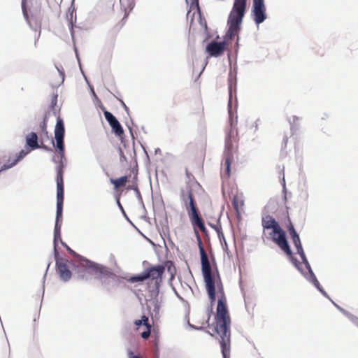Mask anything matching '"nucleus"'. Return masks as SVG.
<instances>
[{"label":"nucleus","mask_w":358,"mask_h":358,"mask_svg":"<svg viewBox=\"0 0 358 358\" xmlns=\"http://www.w3.org/2000/svg\"><path fill=\"white\" fill-rule=\"evenodd\" d=\"M201 274L210 302V313H213L216 301V289H217L218 300L215 315V325L213 330L220 336V338L231 337V318L219 271L217 266L212 269L210 264H203L201 265Z\"/></svg>","instance_id":"nucleus-1"},{"label":"nucleus","mask_w":358,"mask_h":358,"mask_svg":"<svg viewBox=\"0 0 358 358\" xmlns=\"http://www.w3.org/2000/svg\"><path fill=\"white\" fill-rule=\"evenodd\" d=\"M62 213L63 207H56V217L54 227V237H53V254L55 258V254L59 255L58 244L59 242L66 250V251L73 257H78L80 259V265L84 268L92 270L95 274H101L103 275H108L115 277L111 271H109L106 266L91 261L85 257L79 255L76 252L72 250L65 242H64L61 237V228L62 224Z\"/></svg>","instance_id":"nucleus-2"},{"label":"nucleus","mask_w":358,"mask_h":358,"mask_svg":"<svg viewBox=\"0 0 358 358\" xmlns=\"http://www.w3.org/2000/svg\"><path fill=\"white\" fill-rule=\"evenodd\" d=\"M237 71L236 69H230L228 76V91H229V103H228V110L229 115L230 117V126L231 129L227 133L225 138L224 150L223 152V159L224 160L225 166V174L227 177L231 175V164L234 159V145L231 141L234 136L233 127H235L237 124V116L235 120L231 118L232 115V96L233 93H236V85H237Z\"/></svg>","instance_id":"nucleus-3"},{"label":"nucleus","mask_w":358,"mask_h":358,"mask_svg":"<svg viewBox=\"0 0 358 358\" xmlns=\"http://www.w3.org/2000/svg\"><path fill=\"white\" fill-rule=\"evenodd\" d=\"M247 8V0H234L227 19V31L225 37L232 39L241 31Z\"/></svg>","instance_id":"nucleus-4"},{"label":"nucleus","mask_w":358,"mask_h":358,"mask_svg":"<svg viewBox=\"0 0 358 358\" xmlns=\"http://www.w3.org/2000/svg\"><path fill=\"white\" fill-rule=\"evenodd\" d=\"M262 224L264 230H271V231L268 233L267 238L271 239L278 246H287V238L286 233L275 218L268 215L262 217Z\"/></svg>","instance_id":"nucleus-5"},{"label":"nucleus","mask_w":358,"mask_h":358,"mask_svg":"<svg viewBox=\"0 0 358 358\" xmlns=\"http://www.w3.org/2000/svg\"><path fill=\"white\" fill-rule=\"evenodd\" d=\"M188 216L190 222L193 227L194 235L196 238L197 245L200 255L201 265L210 264L198 231V228L200 229L204 224L203 220L201 218L199 210L195 211L194 209H192L191 210V214Z\"/></svg>","instance_id":"nucleus-6"},{"label":"nucleus","mask_w":358,"mask_h":358,"mask_svg":"<svg viewBox=\"0 0 358 358\" xmlns=\"http://www.w3.org/2000/svg\"><path fill=\"white\" fill-rule=\"evenodd\" d=\"M59 159L56 166V183H57V205L56 207H63L64 203V172L66 165L65 154L64 158L59 155Z\"/></svg>","instance_id":"nucleus-7"},{"label":"nucleus","mask_w":358,"mask_h":358,"mask_svg":"<svg viewBox=\"0 0 358 358\" xmlns=\"http://www.w3.org/2000/svg\"><path fill=\"white\" fill-rule=\"evenodd\" d=\"M165 269L166 267L163 264L150 266L145 269V272H148L146 275L147 279L155 281L153 285L148 283L149 292L160 291Z\"/></svg>","instance_id":"nucleus-8"},{"label":"nucleus","mask_w":358,"mask_h":358,"mask_svg":"<svg viewBox=\"0 0 358 358\" xmlns=\"http://www.w3.org/2000/svg\"><path fill=\"white\" fill-rule=\"evenodd\" d=\"M251 16L257 26L266 20V8L264 0H252Z\"/></svg>","instance_id":"nucleus-9"},{"label":"nucleus","mask_w":358,"mask_h":358,"mask_svg":"<svg viewBox=\"0 0 358 358\" xmlns=\"http://www.w3.org/2000/svg\"><path fill=\"white\" fill-rule=\"evenodd\" d=\"M160 291H151L149 292V304L148 308L150 310L151 318L152 320V324L155 321L158 320L160 317L159 311L162 306V299L159 297Z\"/></svg>","instance_id":"nucleus-10"},{"label":"nucleus","mask_w":358,"mask_h":358,"mask_svg":"<svg viewBox=\"0 0 358 358\" xmlns=\"http://www.w3.org/2000/svg\"><path fill=\"white\" fill-rule=\"evenodd\" d=\"M55 268L57 273L59 274V278L62 281L66 282L71 280L72 277V272L69 269L67 263L69 261L60 257V255L55 254Z\"/></svg>","instance_id":"nucleus-11"},{"label":"nucleus","mask_w":358,"mask_h":358,"mask_svg":"<svg viewBox=\"0 0 358 358\" xmlns=\"http://www.w3.org/2000/svg\"><path fill=\"white\" fill-rule=\"evenodd\" d=\"M180 199L185 207L188 215L191 214L192 209H194L195 211L199 210L192 189L189 186H186L185 188L180 189Z\"/></svg>","instance_id":"nucleus-12"},{"label":"nucleus","mask_w":358,"mask_h":358,"mask_svg":"<svg viewBox=\"0 0 358 358\" xmlns=\"http://www.w3.org/2000/svg\"><path fill=\"white\" fill-rule=\"evenodd\" d=\"M226 49V42L224 40L217 41L213 40L210 41L206 46V52L208 57H220Z\"/></svg>","instance_id":"nucleus-13"},{"label":"nucleus","mask_w":358,"mask_h":358,"mask_svg":"<svg viewBox=\"0 0 358 358\" xmlns=\"http://www.w3.org/2000/svg\"><path fill=\"white\" fill-rule=\"evenodd\" d=\"M66 20L68 21V26L70 31L72 41H74L75 39V31L74 27L77 28L78 27L76 25V8L74 7V0L71 1V3L70 7L68 8V11L66 13Z\"/></svg>","instance_id":"nucleus-14"},{"label":"nucleus","mask_w":358,"mask_h":358,"mask_svg":"<svg viewBox=\"0 0 358 358\" xmlns=\"http://www.w3.org/2000/svg\"><path fill=\"white\" fill-rule=\"evenodd\" d=\"M38 135L36 132L31 131L25 137L26 147L29 150L38 149L40 145L38 143Z\"/></svg>","instance_id":"nucleus-15"},{"label":"nucleus","mask_w":358,"mask_h":358,"mask_svg":"<svg viewBox=\"0 0 358 358\" xmlns=\"http://www.w3.org/2000/svg\"><path fill=\"white\" fill-rule=\"evenodd\" d=\"M122 10L124 12V17L122 21H125L130 12L135 6V0H120Z\"/></svg>","instance_id":"nucleus-16"},{"label":"nucleus","mask_w":358,"mask_h":358,"mask_svg":"<svg viewBox=\"0 0 358 358\" xmlns=\"http://www.w3.org/2000/svg\"><path fill=\"white\" fill-rule=\"evenodd\" d=\"M280 249L288 256L289 261L294 265L296 268H299V265L301 264L299 259L294 256L293 252L291 250L289 242L287 241V246H278Z\"/></svg>","instance_id":"nucleus-17"},{"label":"nucleus","mask_w":358,"mask_h":358,"mask_svg":"<svg viewBox=\"0 0 358 358\" xmlns=\"http://www.w3.org/2000/svg\"><path fill=\"white\" fill-rule=\"evenodd\" d=\"M230 343L231 337L222 338L220 339L221 352L223 358H229L230 357Z\"/></svg>","instance_id":"nucleus-18"},{"label":"nucleus","mask_w":358,"mask_h":358,"mask_svg":"<svg viewBox=\"0 0 358 358\" xmlns=\"http://www.w3.org/2000/svg\"><path fill=\"white\" fill-rule=\"evenodd\" d=\"M51 143L61 157L64 158L65 154L64 138L55 137V141L52 139Z\"/></svg>","instance_id":"nucleus-19"},{"label":"nucleus","mask_w":358,"mask_h":358,"mask_svg":"<svg viewBox=\"0 0 358 358\" xmlns=\"http://www.w3.org/2000/svg\"><path fill=\"white\" fill-rule=\"evenodd\" d=\"M54 134L55 137L64 138L65 136L64 122L60 117L57 118Z\"/></svg>","instance_id":"nucleus-20"},{"label":"nucleus","mask_w":358,"mask_h":358,"mask_svg":"<svg viewBox=\"0 0 358 358\" xmlns=\"http://www.w3.org/2000/svg\"><path fill=\"white\" fill-rule=\"evenodd\" d=\"M287 229L293 243V245H296V243H301L299 234L296 231L293 223L290 220L287 225Z\"/></svg>","instance_id":"nucleus-21"},{"label":"nucleus","mask_w":358,"mask_h":358,"mask_svg":"<svg viewBox=\"0 0 358 358\" xmlns=\"http://www.w3.org/2000/svg\"><path fill=\"white\" fill-rule=\"evenodd\" d=\"M308 282L312 284L325 298L328 299L329 300L331 299L329 294H327V292L324 289V288L320 285L316 275L310 279H308Z\"/></svg>","instance_id":"nucleus-22"},{"label":"nucleus","mask_w":358,"mask_h":358,"mask_svg":"<svg viewBox=\"0 0 358 358\" xmlns=\"http://www.w3.org/2000/svg\"><path fill=\"white\" fill-rule=\"evenodd\" d=\"M110 127H111L112 132L117 137L121 138L122 136L124 134V129L118 121H115L113 123L110 124Z\"/></svg>","instance_id":"nucleus-23"},{"label":"nucleus","mask_w":358,"mask_h":358,"mask_svg":"<svg viewBox=\"0 0 358 358\" xmlns=\"http://www.w3.org/2000/svg\"><path fill=\"white\" fill-rule=\"evenodd\" d=\"M147 273L148 272H145V270H143L141 273H138V274H136V275H133L132 276H131L129 279V282H131V283H135V282H143L147 279Z\"/></svg>","instance_id":"nucleus-24"},{"label":"nucleus","mask_w":358,"mask_h":358,"mask_svg":"<svg viewBox=\"0 0 358 358\" xmlns=\"http://www.w3.org/2000/svg\"><path fill=\"white\" fill-rule=\"evenodd\" d=\"M101 109L103 113L104 117L106 120L108 122L109 125L113 123L115 121H117V117L110 111H108L106 108L101 104L100 106Z\"/></svg>","instance_id":"nucleus-25"},{"label":"nucleus","mask_w":358,"mask_h":358,"mask_svg":"<svg viewBox=\"0 0 358 358\" xmlns=\"http://www.w3.org/2000/svg\"><path fill=\"white\" fill-rule=\"evenodd\" d=\"M301 259L302 263L304 264L306 270L308 271V275L309 279L315 276V274L314 273V272L311 268V266H310L309 262L308 261L306 256L302 257Z\"/></svg>","instance_id":"nucleus-26"},{"label":"nucleus","mask_w":358,"mask_h":358,"mask_svg":"<svg viewBox=\"0 0 358 358\" xmlns=\"http://www.w3.org/2000/svg\"><path fill=\"white\" fill-rule=\"evenodd\" d=\"M127 181L128 177L127 176H123L118 178L110 180L111 183H113L115 185V187L122 186L126 184Z\"/></svg>","instance_id":"nucleus-27"},{"label":"nucleus","mask_w":358,"mask_h":358,"mask_svg":"<svg viewBox=\"0 0 358 358\" xmlns=\"http://www.w3.org/2000/svg\"><path fill=\"white\" fill-rule=\"evenodd\" d=\"M134 324L137 327H141V325H143L145 327H150L151 326L152 324H150L149 323V319H148V317L146 316V315H143L141 317V319L140 320H137L134 322Z\"/></svg>","instance_id":"nucleus-28"},{"label":"nucleus","mask_w":358,"mask_h":358,"mask_svg":"<svg viewBox=\"0 0 358 358\" xmlns=\"http://www.w3.org/2000/svg\"><path fill=\"white\" fill-rule=\"evenodd\" d=\"M299 120V118L296 116V115H294L292 117V120H291L290 119L289 120V124H290V129H291V132L292 133V134L299 129V125L296 123V122Z\"/></svg>","instance_id":"nucleus-29"},{"label":"nucleus","mask_w":358,"mask_h":358,"mask_svg":"<svg viewBox=\"0 0 358 358\" xmlns=\"http://www.w3.org/2000/svg\"><path fill=\"white\" fill-rule=\"evenodd\" d=\"M18 163L15 162V159H13L12 162H10V159H8V162L5 164H3L1 168H0V173L3 171H5L6 170H8L13 167H14L15 165H17Z\"/></svg>","instance_id":"nucleus-30"},{"label":"nucleus","mask_w":358,"mask_h":358,"mask_svg":"<svg viewBox=\"0 0 358 358\" xmlns=\"http://www.w3.org/2000/svg\"><path fill=\"white\" fill-rule=\"evenodd\" d=\"M47 122H48V118L46 116H45L43 117V121L40 123V129H41V133L43 135L48 137V131L47 130Z\"/></svg>","instance_id":"nucleus-31"},{"label":"nucleus","mask_w":358,"mask_h":358,"mask_svg":"<svg viewBox=\"0 0 358 358\" xmlns=\"http://www.w3.org/2000/svg\"><path fill=\"white\" fill-rule=\"evenodd\" d=\"M130 189H132L134 191V193H136V197L139 202L144 206L143 199L141 194V192L138 189V187L136 184H133L131 187H129Z\"/></svg>","instance_id":"nucleus-32"},{"label":"nucleus","mask_w":358,"mask_h":358,"mask_svg":"<svg viewBox=\"0 0 358 358\" xmlns=\"http://www.w3.org/2000/svg\"><path fill=\"white\" fill-rule=\"evenodd\" d=\"M74 50H75V52H76V57L78 59V64H79V66H80V71L84 76V78H85V80L86 81V83H87L90 89V91H92V88H94L93 86L90 83V82L88 81L87 77L85 76L84 74V72L82 69V66H81V64H80V58H79V56H78V50H77V48L76 47H74Z\"/></svg>","instance_id":"nucleus-33"},{"label":"nucleus","mask_w":358,"mask_h":358,"mask_svg":"<svg viewBox=\"0 0 358 358\" xmlns=\"http://www.w3.org/2000/svg\"><path fill=\"white\" fill-rule=\"evenodd\" d=\"M31 150H21L18 154L17 155V156L15 157V162H17V163H19L22 159H24V157H25V156L30 152Z\"/></svg>","instance_id":"nucleus-34"},{"label":"nucleus","mask_w":358,"mask_h":358,"mask_svg":"<svg viewBox=\"0 0 358 358\" xmlns=\"http://www.w3.org/2000/svg\"><path fill=\"white\" fill-rule=\"evenodd\" d=\"M116 203L119 208V209L120 210L121 213H122L123 216L125 217V219L129 222L131 224H133V223L131 222V221L129 219L123 206H122L120 201V199L118 196H116Z\"/></svg>","instance_id":"nucleus-35"},{"label":"nucleus","mask_w":358,"mask_h":358,"mask_svg":"<svg viewBox=\"0 0 358 358\" xmlns=\"http://www.w3.org/2000/svg\"><path fill=\"white\" fill-rule=\"evenodd\" d=\"M208 224L210 226V227H212L213 229L216 230L220 241H222V238L224 241V243H225V244L227 245V242L225 241V238H224V234L222 233L221 227L220 226L219 227H216L215 224H213L211 223H209Z\"/></svg>","instance_id":"nucleus-36"},{"label":"nucleus","mask_w":358,"mask_h":358,"mask_svg":"<svg viewBox=\"0 0 358 358\" xmlns=\"http://www.w3.org/2000/svg\"><path fill=\"white\" fill-rule=\"evenodd\" d=\"M161 228L163 229V231L169 233V222L168 218L166 215L165 216L164 219L160 222Z\"/></svg>","instance_id":"nucleus-37"},{"label":"nucleus","mask_w":358,"mask_h":358,"mask_svg":"<svg viewBox=\"0 0 358 358\" xmlns=\"http://www.w3.org/2000/svg\"><path fill=\"white\" fill-rule=\"evenodd\" d=\"M192 8L196 9L197 12H200V6H199V0H191L190 8L188 10L187 15L190 13V10Z\"/></svg>","instance_id":"nucleus-38"},{"label":"nucleus","mask_w":358,"mask_h":358,"mask_svg":"<svg viewBox=\"0 0 358 358\" xmlns=\"http://www.w3.org/2000/svg\"><path fill=\"white\" fill-rule=\"evenodd\" d=\"M199 17V24L204 28L205 31H208V25L206 19L202 16L201 11L198 12Z\"/></svg>","instance_id":"nucleus-39"},{"label":"nucleus","mask_w":358,"mask_h":358,"mask_svg":"<svg viewBox=\"0 0 358 358\" xmlns=\"http://www.w3.org/2000/svg\"><path fill=\"white\" fill-rule=\"evenodd\" d=\"M130 124L129 122H126V126L127 127L129 131V133H130V135L133 139V143L134 144V133H133V129H132V127L133 126H136L133 122V120L131 119L130 120Z\"/></svg>","instance_id":"nucleus-40"},{"label":"nucleus","mask_w":358,"mask_h":358,"mask_svg":"<svg viewBox=\"0 0 358 358\" xmlns=\"http://www.w3.org/2000/svg\"><path fill=\"white\" fill-rule=\"evenodd\" d=\"M152 326H150V327H146V330L141 332V337L144 339L147 338L149 337V336L150 335V331H151V328H152Z\"/></svg>","instance_id":"nucleus-41"},{"label":"nucleus","mask_w":358,"mask_h":358,"mask_svg":"<svg viewBox=\"0 0 358 358\" xmlns=\"http://www.w3.org/2000/svg\"><path fill=\"white\" fill-rule=\"evenodd\" d=\"M118 152H119V155H120V162L121 164H122L123 162H127V157H125L122 148L120 147L118 148Z\"/></svg>","instance_id":"nucleus-42"},{"label":"nucleus","mask_w":358,"mask_h":358,"mask_svg":"<svg viewBox=\"0 0 358 358\" xmlns=\"http://www.w3.org/2000/svg\"><path fill=\"white\" fill-rule=\"evenodd\" d=\"M296 269L300 272V273H301V275L305 278V279L308 282V279H309V278H308V271H307V272H306V271H304V269H303V267H302L301 264H300L299 265V268H296Z\"/></svg>","instance_id":"nucleus-43"},{"label":"nucleus","mask_w":358,"mask_h":358,"mask_svg":"<svg viewBox=\"0 0 358 358\" xmlns=\"http://www.w3.org/2000/svg\"><path fill=\"white\" fill-rule=\"evenodd\" d=\"M21 6H22V13H23V15H24V19L27 20V22L29 23V15H28V13L27 12V4L24 5V6H22V4L21 3Z\"/></svg>","instance_id":"nucleus-44"},{"label":"nucleus","mask_w":358,"mask_h":358,"mask_svg":"<svg viewBox=\"0 0 358 358\" xmlns=\"http://www.w3.org/2000/svg\"><path fill=\"white\" fill-rule=\"evenodd\" d=\"M338 310L342 313L343 314L345 317H347L348 318H349L350 317V315H352L351 313H350L349 311L346 310L345 309H344L343 308H342L341 306V307H338Z\"/></svg>","instance_id":"nucleus-45"},{"label":"nucleus","mask_w":358,"mask_h":358,"mask_svg":"<svg viewBox=\"0 0 358 358\" xmlns=\"http://www.w3.org/2000/svg\"><path fill=\"white\" fill-rule=\"evenodd\" d=\"M159 234H160V236L162 237V238H164V237H168V238H169V241H170L171 243H173V242H172V241H171V238H170L169 232V233H166V232H165V231H163V229H162V228H161V229H159Z\"/></svg>","instance_id":"nucleus-46"},{"label":"nucleus","mask_w":358,"mask_h":358,"mask_svg":"<svg viewBox=\"0 0 358 358\" xmlns=\"http://www.w3.org/2000/svg\"><path fill=\"white\" fill-rule=\"evenodd\" d=\"M232 204L234 208L236 210L237 213H238L239 210V206H238V201L236 197H234L232 201Z\"/></svg>","instance_id":"nucleus-47"},{"label":"nucleus","mask_w":358,"mask_h":358,"mask_svg":"<svg viewBox=\"0 0 358 358\" xmlns=\"http://www.w3.org/2000/svg\"><path fill=\"white\" fill-rule=\"evenodd\" d=\"M355 325L358 327V317L351 315L350 317L348 318Z\"/></svg>","instance_id":"nucleus-48"},{"label":"nucleus","mask_w":358,"mask_h":358,"mask_svg":"<svg viewBox=\"0 0 358 358\" xmlns=\"http://www.w3.org/2000/svg\"><path fill=\"white\" fill-rule=\"evenodd\" d=\"M57 94H55L52 96V101H51V106L52 108H54L57 105Z\"/></svg>","instance_id":"nucleus-49"},{"label":"nucleus","mask_w":358,"mask_h":358,"mask_svg":"<svg viewBox=\"0 0 358 358\" xmlns=\"http://www.w3.org/2000/svg\"><path fill=\"white\" fill-rule=\"evenodd\" d=\"M282 192L285 194L284 199H285V200H286V199H287L286 198L287 189H286V184H285V176H284L282 177Z\"/></svg>","instance_id":"nucleus-50"},{"label":"nucleus","mask_w":358,"mask_h":358,"mask_svg":"<svg viewBox=\"0 0 358 358\" xmlns=\"http://www.w3.org/2000/svg\"><path fill=\"white\" fill-rule=\"evenodd\" d=\"M187 324L193 330L199 331V330H202L203 329V327H196V326H195L194 324H192L189 321L187 322Z\"/></svg>","instance_id":"nucleus-51"},{"label":"nucleus","mask_w":358,"mask_h":358,"mask_svg":"<svg viewBox=\"0 0 358 358\" xmlns=\"http://www.w3.org/2000/svg\"><path fill=\"white\" fill-rule=\"evenodd\" d=\"M39 148H41L46 152H52V149L51 148H50L49 146H48L43 143H42L41 145H40Z\"/></svg>","instance_id":"nucleus-52"},{"label":"nucleus","mask_w":358,"mask_h":358,"mask_svg":"<svg viewBox=\"0 0 358 358\" xmlns=\"http://www.w3.org/2000/svg\"><path fill=\"white\" fill-rule=\"evenodd\" d=\"M128 357L129 358H141L138 355H135L133 351H128Z\"/></svg>","instance_id":"nucleus-53"},{"label":"nucleus","mask_w":358,"mask_h":358,"mask_svg":"<svg viewBox=\"0 0 358 358\" xmlns=\"http://www.w3.org/2000/svg\"><path fill=\"white\" fill-rule=\"evenodd\" d=\"M59 159V154H58V155H54L52 156V162H54L55 164H57V163H58Z\"/></svg>","instance_id":"nucleus-54"},{"label":"nucleus","mask_w":358,"mask_h":358,"mask_svg":"<svg viewBox=\"0 0 358 358\" xmlns=\"http://www.w3.org/2000/svg\"><path fill=\"white\" fill-rule=\"evenodd\" d=\"M296 250V252L299 251V250H303V246H302V244H301V243H296V245H294Z\"/></svg>","instance_id":"nucleus-55"},{"label":"nucleus","mask_w":358,"mask_h":358,"mask_svg":"<svg viewBox=\"0 0 358 358\" xmlns=\"http://www.w3.org/2000/svg\"><path fill=\"white\" fill-rule=\"evenodd\" d=\"M57 69L59 71V76L62 77V82L63 83L64 80V76H65L64 72L62 70H60L58 67H57Z\"/></svg>","instance_id":"nucleus-56"},{"label":"nucleus","mask_w":358,"mask_h":358,"mask_svg":"<svg viewBox=\"0 0 358 358\" xmlns=\"http://www.w3.org/2000/svg\"><path fill=\"white\" fill-rule=\"evenodd\" d=\"M121 103H122V106L123 108L124 109V110L127 112L128 115H129V108L127 106V105L124 103V102L123 101H121Z\"/></svg>","instance_id":"nucleus-57"},{"label":"nucleus","mask_w":358,"mask_h":358,"mask_svg":"<svg viewBox=\"0 0 358 358\" xmlns=\"http://www.w3.org/2000/svg\"><path fill=\"white\" fill-rule=\"evenodd\" d=\"M204 234L207 235L208 234V229H206L205 224L203 225V227H201L200 229H199Z\"/></svg>","instance_id":"nucleus-58"},{"label":"nucleus","mask_w":358,"mask_h":358,"mask_svg":"<svg viewBox=\"0 0 358 358\" xmlns=\"http://www.w3.org/2000/svg\"><path fill=\"white\" fill-rule=\"evenodd\" d=\"M204 234L207 235L208 234V229H206L205 224L203 225V227H201L200 229H199Z\"/></svg>","instance_id":"nucleus-59"},{"label":"nucleus","mask_w":358,"mask_h":358,"mask_svg":"<svg viewBox=\"0 0 358 358\" xmlns=\"http://www.w3.org/2000/svg\"><path fill=\"white\" fill-rule=\"evenodd\" d=\"M174 270V267L173 268L171 266H169L167 267L168 271L171 273V279L173 278V274L172 273V270Z\"/></svg>","instance_id":"nucleus-60"},{"label":"nucleus","mask_w":358,"mask_h":358,"mask_svg":"<svg viewBox=\"0 0 358 358\" xmlns=\"http://www.w3.org/2000/svg\"><path fill=\"white\" fill-rule=\"evenodd\" d=\"M296 253L300 256V257L301 258L302 257H304L306 256V254L304 252V250L303 249L301 250H299L296 252Z\"/></svg>","instance_id":"nucleus-61"},{"label":"nucleus","mask_w":358,"mask_h":358,"mask_svg":"<svg viewBox=\"0 0 358 358\" xmlns=\"http://www.w3.org/2000/svg\"><path fill=\"white\" fill-rule=\"evenodd\" d=\"M91 93H92V95L94 98H95L96 99H97L99 101H100V100L99 99L98 96H96L94 90V88H92V91H91Z\"/></svg>","instance_id":"nucleus-62"},{"label":"nucleus","mask_w":358,"mask_h":358,"mask_svg":"<svg viewBox=\"0 0 358 358\" xmlns=\"http://www.w3.org/2000/svg\"><path fill=\"white\" fill-rule=\"evenodd\" d=\"M207 311L208 312V317L207 322H208V321H209V320H210V314L212 313H210V306L208 307Z\"/></svg>","instance_id":"nucleus-63"},{"label":"nucleus","mask_w":358,"mask_h":358,"mask_svg":"<svg viewBox=\"0 0 358 358\" xmlns=\"http://www.w3.org/2000/svg\"><path fill=\"white\" fill-rule=\"evenodd\" d=\"M185 173H186V176L187 177L190 179V177L192 176V175L187 171V169H186L185 171Z\"/></svg>","instance_id":"nucleus-64"}]
</instances>
